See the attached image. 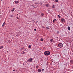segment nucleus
Here are the masks:
<instances>
[{
    "label": "nucleus",
    "instance_id": "f257e3e1",
    "mask_svg": "<svg viewBox=\"0 0 73 73\" xmlns=\"http://www.w3.org/2000/svg\"><path fill=\"white\" fill-rule=\"evenodd\" d=\"M44 54L46 56H49L50 54V52L48 51H46L44 52Z\"/></svg>",
    "mask_w": 73,
    "mask_h": 73
},
{
    "label": "nucleus",
    "instance_id": "f03ea898",
    "mask_svg": "<svg viewBox=\"0 0 73 73\" xmlns=\"http://www.w3.org/2000/svg\"><path fill=\"white\" fill-rule=\"evenodd\" d=\"M58 46L59 48H62L63 47V44L61 43H59L58 45Z\"/></svg>",
    "mask_w": 73,
    "mask_h": 73
},
{
    "label": "nucleus",
    "instance_id": "7ed1b4c3",
    "mask_svg": "<svg viewBox=\"0 0 73 73\" xmlns=\"http://www.w3.org/2000/svg\"><path fill=\"white\" fill-rule=\"evenodd\" d=\"M33 60V59L32 58H30L28 59L27 61L28 62H32V61Z\"/></svg>",
    "mask_w": 73,
    "mask_h": 73
},
{
    "label": "nucleus",
    "instance_id": "20e7f679",
    "mask_svg": "<svg viewBox=\"0 0 73 73\" xmlns=\"http://www.w3.org/2000/svg\"><path fill=\"white\" fill-rule=\"evenodd\" d=\"M61 21L62 22L64 23L65 21V20L64 18H62L61 19Z\"/></svg>",
    "mask_w": 73,
    "mask_h": 73
},
{
    "label": "nucleus",
    "instance_id": "39448f33",
    "mask_svg": "<svg viewBox=\"0 0 73 73\" xmlns=\"http://www.w3.org/2000/svg\"><path fill=\"white\" fill-rule=\"evenodd\" d=\"M70 63L71 64H73V60H70Z\"/></svg>",
    "mask_w": 73,
    "mask_h": 73
},
{
    "label": "nucleus",
    "instance_id": "423d86ee",
    "mask_svg": "<svg viewBox=\"0 0 73 73\" xmlns=\"http://www.w3.org/2000/svg\"><path fill=\"white\" fill-rule=\"evenodd\" d=\"M41 69H38V72H39V73L41 72Z\"/></svg>",
    "mask_w": 73,
    "mask_h": 73
},
{
    "label": "nucleus",
    "instance_id": "0eeeda50",
    "mask_svg": "<svg viewBox=\"0 0 73 73\" xmlns=\"http://www.w3.org/2000/svg\"><path fill=\"white\" fill-rule=\"evenodd\" d=\"M15 4H18V3H19V1H16L15 2Z\"/></svg>",
    "mask_w": 73,
    "mask_h": 73
},
{
    "label": "nucleus",
    "instance_id": "6e6552de",
    "mask_svg": "<svg viewBox=\"0 0 73 73\" xmlns=\"http://www.w3.org/2000/svg\"><path fill=\"white\" fill-rule=\"evenodd\" d=\"M57 21V20H56V19H54L53 21V23H54L55 21Z\"/></svg>",
    "mask_w": 73,
    "mask_h": 73
},
{
    "label": "nucleus",
    "instance_id": "1a4fd4ad",
    "mask_svg": "<svg viewBox=\"0 0 73 73\" xmlns=\"http://www.w3.org/2000/svg\"><path fill=\"white\" fill-rule=\"evenodd\" d=\"M3 48V46H0V49H2Z\"/></svg>",
    "mask_w": 73,
    "mask_h": 73
},
{
    "label": "nucleus",
    "instance_id": "9d476101",
    "mask_svg": "<svg viewBox=\"0 0 73 73\" xmlns=\"http://www.w3.org/2000/svg\"><path fill=\"white\" fill-rule=\"evenodd\" d=\"M5 22H4V23H3V25H2V27H4V25H5Z\"/></svg>",
    "mask_w": 73,
    "mask_h": 73
},
{
    "label": "nucleus",
    "instance_id": "9b49d317",
    "mask_svg": "<svg viewBox=\"0 0 73 73\" xmlns=\"http://www.w3.org/2000/svg\"><path fill=\"white\" fill-rule=\"evenodd\" d=\"M40 40L41 41H44V39L42 38H41Z\"/></svg>",
    "mask_w": 73,
    "mask_h": 73
},
{
    "label": "nucleus",
    "instance_id": "f8f14e48",
    "mask_svg": "<svg viewBox=\"0 0 73 73\" xmlns=\"http://www.w3.org/2000/svg\"><path fill=\"white\" fill-rule=\"evenodd\" d=\"M13 9L12 10H11V12H13V11H14V9H15V8H13Z\"/></svg>",
    "mask_w": 73,
    "mask_h": 73
},
{
    "label": "nucleus",
    "instance_id": "ddd939ff",
    "mask_svg": "<svg viewBox=\"0 0 73 73\" xmlns=\"http://www.w3.org/2000/svg\"><path fill=\"white\" fill-rule=\"evenodd\" d=\"M58 17L59 19H60V18H61V16H60L59 15H58Z\"/></svg>",
    "mask_w": 73,
    "mask_h": 73
},
{
    "label": "nucleus",
    "instance_id": "4468645a",
    "mask_svg": "<svg viewBox=\"0 0 73 73\" xmlns=\"http://www.w3.org/2000/svg\"><path fill=\"white\" fill-rule=\"evenodd\" d=\"M53 38H51L50 40V41H51V42H52V41H53Z\"/></svg>",
    "mask_w": 73,
    "mask_h": 73
},
{
    "label": "nucleus",
    "instance_id": "2eb2a0df",
    "mask_svg": "<svg viewBox=\"0 0 73 73\" xmlns=\"http://www.w3.org/2000/svg\"><path fill=\"white\" fill-rule=\"evenodd\" d=\"M68 30H70V27L69 26L68 27Z\"/></svg>",
    "mask_w": 73,
    "mask_h": 73
},
{
    "label": "nucleus",
    "instance_id": "dca6fc26",
    "mask_svg": "<svg viewBox=\"0 0 73 73\" xmlns=\"http://www.w3.org/2000/svg\"><path fill=\"white\" fill-rule=\"evenodd\" d=\"M31 47H32V46L31 45H29V48H31Z\"/></svg>",
    "mask_w": 73,
    "mask_h": 73
},
{
    "label": "nucleus",
    "instance_id": "f3484780",
    "mask_svg": "<svg viewBox=\"0 0 73 73\" xmlns=\"http://www.w3.org/2000/svg\"><path fill=\"white\" fill-rule=\"evenodd\" d=\"M46 7H49V5H48V4H46Z\"/></svg>",
    "mask_w": 73,
    "mask_h": 73
},
{
    "label": "nucleus",
    "instance_id": "a211bd4d",
    "mask_svg": "<svg viewBox=\"0 0 73 73\" xmlns=\"http://www.w3.org/2000/svg\"><path fill=\"white\" fill-rule=\"evenodd\" d=\"M41 16H44V13H42L41 14Z\"/></svg>",
    "mask_w": 73,
    "mask_h": 73
},
{
    "label": "nucleus",
    "instance_id": "6ab92c4d",
    "mask_svg": "<svg viewBox=\"0 0 73 73\" xmlns=\"http://www.w3.org/2000/svg\"><path fill=\"white\" fill-rule=\"evenodd\" d=\"M39 67V66H37L36 67V68H38Z\"/></svg>",
    "mask_w": 73,
    "mask_h": 73
},
{
    "label": "nucleus",
    "instance_id": "aec40b11",
    "mask_svg": "<svg viewBox=\"0 0 73 73\" xmlns=\"http://www.w3.org/2000/svg\"><path fill=\"white\" fill-rule=\"evenodd\" d=\"M52 8H54V5H53V6H52Z\"/></svg>",
    "mask_w": 73,
    "mask_h": 73
},
{
    "label": "nucleus",
    "instance_id": "412c9836",
    "mask_svg": "<svg viewBox=\"0 0 73 73\" xmlns=\"http://www.w3.org/2000/svg\"><path fill=\"white\" fill-rule=\"evenodd\" d=\"M56 2V3H57L58 2V0H55Z\"/></svg>",
    "mask_w": 73,
    "mask_h": 73
},
{
    "label": "nucleus",
    "instance_id": "4be33fe9",
    "mask_svg": "<svg viewBox=\"0 0 73 73\" xmlns=\"http://www.w3.org/2000/svg\"><path fill=\"white\" fill-rule=\"evenodd\" d=\"M46 29H49V27H46Z\"/></svg>",
    "mask_w": 73,
    "mask_h": 73
},
{
    "label": "nucleus",
    "instance_id": "5701e85b",
    "mask_svg": "<svg viewBox=\"0 0 73 73\" xmlns=\"http://www.w3.org/2000/svg\"><path fill=\"white\" fill-rule=\"evenodd\" d=\"M17 19H18V20H19V18L18 17H17Z\"/></svg>",
    "mask_w": 73,
    "mask_h": 73
},
{
    "label": "nucleus",
    "instance_id": "b1692460",
    "mask_svg": "<svg viewBox=\"0 0 73 73\" xmlns=\"http://www.w3.org/2000/svg\"><path fill=\"white\" fill-rule=\"evenodd\" d=\"M10 17H13V15H11Z\"/></svg>",
    "mask_w": 73,
    "mask_h": 73
},
{
    "label": "nucleus",
    "instance_id": "393cba45",
    "mask_svg": "<svg viewBox=\"0 0 73 73\" xmlns=\"http://www.w3.org/2000/svg\"><path fill=\"white\" fill-rule=\"evenodd\" d=\"M24 49V48H22L21 49V50H23V49Z\"/></svg>",
    "mask_w": 73,
    "mask_h": 73
},
{
    "label": "nucleus",
    "instance_id": "a878e982",
    "mask_svg": "<svg viewBox=\"0 0 73 73\" xmlns=\"http://www.w3.org/2000/svg\"><path fill=\"white\" fill-rule=\"evenodd\" d=\"M22 54H25V52H24L22 53Z\"/></svg>",
    "mask_w": 73,
    "mask_h": 73
},
{
    "label": "nucleus",
    "instance_id": "bb28decb",
    "mask_svg": "<svg viewBox=\"0 0 73 73\" xmlns=\"http://www.w3.org/2000/svg\"><path fill=\"white\" fill-rule=\"evenodd\" d=\"M2 17V15H0V18H1Z\"/></svg>",
    "mask_w": 73,
    "mask_h": 73
},
{
    "label": "nucleus",
    "instance_id": "cd10ccee",
    "mask_svg": "<svg viewBox=\"0 0 73 73\" xmlns=\"http://www.w3.org/2000/svg\"><path fill=\"white\" fill-rule=\"evenodd\" d=\"M34 31H36V29H34Z\"/></svg>",
    "mask_w": 73,
    "mask_h": 73
},
{
    "label": "nucleus",
    "instance_id": "c85d7f7f",
    "mask_svg": "<svg viewBox=\"0 0 73 73\" xmlns=\"http://www.w3.org/2000/svg\"><path fill=\"white\" fill-rule=\"evenodd\" d=\"M59 33V31H58L57 32V33Z\"/></svg>",
    "mask_w": 73,
    "mask_h": 73
},
{
    "label": "nucleus",
    "instance_id": "c756f323",
    "mask_svg": "<svg viewBox=\"0 0 73 73\" xmlns=\"http://www.w3.org/2000/svg\"><path fill=\"white\" fill-rule=\"evenodd\" d=\"M13 71H14V72H15V71H16V70H13Z\"/></svg>",
    "mask_w": 73,
    "mask_h": 73
},
{
    "label": "nucleus",
    "instance_id": "7c9ffc66",
    "mask_svg": "<svg viewBox=\"0 0 73 73\" xmlns=\"http://www.w3.org/2000/svg\"><path fill=\"white\" fill-rule=\"evenodd\" d=\"M40 5H42V3H40Z\"/></svg>",
    "mask_w": 73,
    "mask_h": 73
},
{
    "label": "nucleus",
    "instance_id": "2f4dec72",
    "mask_svg": "<svg viewBox=\"0 0 73 73\" xmlns=\"http://www.w3.org/2000/svg\"><path fill=\"white\" fill-rule=\"evenodd\" d=\"M42 71H44V69H42Z\"/></svg>",
    "mask_w": 73,
    "mask_h": 73
},
{
    "label": "nucleus",
    "instance_id": "473e14b6",
    "mask_svg": "<svg viewBox=\"0 0 73 73\" xmlns=\"http://www.w3.org/2000/svg\"><path fill=\"white\" fill-rule=\"evenodd\" d=\"M9 41L11 42V41L9 40Z\"/></svg>",
    "mask_w": 73,
    "mask_h": 73
},
{
    "label": "nucleus",
    "instance_id": "72a5a7b5",
    "mask_svg": "<svg viewBox=\"0 0 73 73\" xmlns=\"http://www.w3.org/2000/svg\"><path fill=\"white\" fill-rule=\"evenodd\" d=\"M16 36H17V35H16Z\"/></svg>",
    "mask_w": 73,
    "mask_h": 73
},
{
    "label": "nucleus",
    "instance_id": "f704fd0d",
    "mask_svg": "<svg viewBox=\"0 0 73 73\" xmlns=\"http://www.w3.org/2000/svg\"><path fill=\"white\" fill-rule=\"evenodd\" d=\"M48 12H49V10L48 11Z\"/></svg>",
    "mask_w": 73,
    "mask_h": 73
},
{
    "label": "nucleus",
    "instance_id": "c9c22d12",
    "mask_svg": "<svg viewBox=\"0 0 73 73\" xmlns=\"http://www.w3.org/2000/svg\"><path fill=\"white\" fill-rule=\"evenodd\" d=\"M42 28H44L43 27H42Z\"/></svg>",
    "mask_w": 73,
    "mask_h": 73
},
{
    "label": "nucleus",
    "instance_id": "e433bc0d",
    "mask_svg": "<svg viewBox=\"0 0 73 73\" xmlns=\"http://www.w3.org/2000/svg\"><path fill=\"white\" fill-rule=\"evenodd\" d=\"M13 3H14V2H13Z\"/></svg>",
    "mask_w": 73,
    "mask_h": 73
}]
</instances>
